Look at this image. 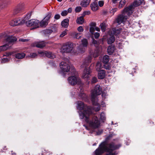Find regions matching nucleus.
I'll return each mask as SVG.
<instances>
[{"mask_svg":"<svg viewBox=\"0 0 155 155\" xmlns=\"http://www.w3.org/2000/svg\"><path fill=\"white\" fill-rule=\"evenodd\" d=\"M82 9L81 6H77L76 7L75 11L76 12H80Z\"/></svg>","mask_w":155,"mask_h":155,"instance_id":"nucleus-44","label":"nucleus"},{"mask_svg":"<svg viewBox=\"0 0 155 155\" xmlns=\"http://www.w3.org/2000/svg\"><path fill=\"white\" fill-rule=\"evenodd\" d=\"M133 7L132 5H130L123 9L122 14L119 15L116 19V22L118 25L123 23L127 19V15H130L132 13Z\"/></svg>","mask_w":155,"mask_h":155,"instance_id":"nucleus-4","label":"nucleus"},{"mask_svg":"<svg viewBox=\"0 0 155 155\" xmlns=\"http://www.w3.org/2000/svg\"><path fill=\"white\" fill-rule=\"evenodd\" d=\"M13 54V52H6L5 53V54L4 55V56L8 57L10 55H12Z\"/></svg>","mask_w":155,"mask_h":155,"instance_id":"nucleus-48","label":"nucleus"},{"mask_svg":"<svg viewBox=\"0 0 155 155\" xmlns=\"http://www.w3.org/2000/svg\"><path fill=\"white\" fill-rule=\"evenodd\" d=\"M86 47H82L81 45L80 46L79 49L78 51L81 54H82L84 53L86 51Z\"/></svg>","mask_w":155,"mask_h":155,"instance_id":"nucleus-35","label":"nucleus"},{"mask_svg":"<svg viewBox=\"0 0 155 155\" xmlns=\"http://www.w3.org/2000/svg\"><path fill=\"white\" fill-rule=\"evenodd\" d=\"M17 40L16 38L12 37V35L8 36L6 40L7 43L0 46V52L5 51L9 48L12 45L13 42L16 41Z\"/></svg>","mask_w":155,"mask_h":155,"instance_id":"nucleus-5","label":"nucleus"},{"mask_svg":"<svg viewBox=\"0 0 155 155\" xmlns=\"http://www.w3.org/2000/svg\"><path fill=\"white\" fill-rule=\"evenodd\" d=\"M95 25V23H92L91 24V26L90 28V31L92 34H93L94 31V27Z\"/></svg>","mask_w":155,"mask_h":155,"instance_id":"nucleus-38","label":"nucleus"},{"mask_svg":"<svg viewBox=\"0 0 155 155\" xmlns=\"http://www.w3.org/2000/svg\"><path fill=\"white\" fill-rule=\"evenodd\" d=\"M85 12V14H87V15H89V14H90V12L89 11L86 12Z\"/></svg>","mask_w":155,"mask_h":155,"instance_id":"nucleus-62","label":"nucleus"},{"mask_svg":"<svg viewBox=\"0 0 155 155\" xmlns=\"http://www.w3.org/2000/svg\"><path fill=\"white\" fill-rule=\"evenodd\" d=\"M140 2V1H138L137 0H135L134 1V2L133 4L131 5H132L133 6V10L134 9V7H137L140 5H138L139 4V3Z\"/></svg>","mask_w":155,"mask_h":155,"instance_id":"nucleus-36","label":"nucleus"},{"mask_svg":"<svg viewBox=\"0 0 155 155\" xmlns=\"http://www.w3.org/2000/svg\"><path fill=\"white\" fill-rule=\"evenodd\" d=\"M92 43L95 47L97 46L98 45L97 41L93 38L92 39Z\"/></svg>","mask_w":155,"mask_h":155,"instance_id":"nucleus-45","label":"nucleus"},{"mask_svg":"<svg viewBox=\"0 0 155 155\" xmlns=\"http://www.w3.org/2000/svg\"><path fill=\"white\" fill-rule=\"evenodd\" d=\"M90 7L91 9L93 11H97L99 8L97 3L96 2L91 3L90 4Z\"/></svg>","mask_w":155,"mask_h":155,"instance_id":"nucleus-16","label":"nucleus"},{"mask_svg":"<svg viewBox=\"0 0 155 155\" xmlns=\"http://www.w3.org/2000/svg\"><path fill=\"white\" fill-rule=\"evenodd\" d=\"M97 100H95L94 103H92V104L94 105L93 109L96 111H99L100 109V106L99 104L97 103Z\"/></svg>","mask_w":155,"mask_h":155,"instance_id":"nucleus-19","label":"nucleus"},{"mask_svg":"<svg viewBox=\"0 0 155 155\" xmlns=\"http://www.w3.org/2000/svg\"><path fill=\"white\" fill-rule=\"evenodd\" d=\"M89 51V55L86 57L84 60L83 64H82V67H84V64L86 63L87 65H88L91 62L92 57L96 58L98 55L97 51L96 50L90 49Z\"/></svg>","mask_w":155,"mask_h":155,"instance_id":"nucleus-6","label":"nucleus"},{"mask_svg":"<svg viewBox=\"0 0 155 155\" xmlns=\"http://www.w3.org/2000/svg\"><path fill=\"white\" fill-rule=\"evenodd\" d=\"M46 57L51 59H53L55 57V55L50 51H46Z\"/></svg>","mask_w":155,"mask_h":155,"instance_id":"nucleus-25","label":"nucleus"},{"mask_svg":"<svg viewBox=\"0 0 155 155\" xmlns=\"http://www.w3.org/2000/svg\"><path fill=\"white\" fill-rule=\"evenodd\" d=\"M106 72L105 71L103 70H101L99 71L98 74V78L100 79H103L105 76Z\"/></svg>","mask_w":155,"mask_h":155,"instance_id":"nucleus-18","label":"nucleus"},{"mask_svg":"<svg viewBox=\"0 0 155 155\" xmlns=\"http://www.w3.org/2000/svg\"><path fill=\"white\" fill-rule=\"evenodd\" d=\"M66 31H67V30L66 29L65 30L62 32L61 34L60 35V37H63L66 35L67 34Z\"/></svg>","mask_w":155,"mask_h":155,"instance_id":"nucleus-49","label":"nucleus"},{"mask_svg":"<svg viewBox=\"0 0 155 155\" xmlns=\"http://www.w3.org/2000/svg\"><path fill=\"white\" fill-rule=\"evenodd\" d=\"M38 56L37 54L36 53H30L29 57L31 58H35Z\"/></svg>","mask_w":155,"mask_h":155,"instance_id":"nucleus-41","label":"nucleus"},{"mask_svg":"<svg viewBox=\"0 0 155 155\" xmlns=\"http://www.w3.org/2000/svg\"><path fill=\"white\" fill-rule=\"evenodd\" d=\"M10 60V58H4L2 59V63H5L8 62Z\"/></svg>","mask_w":155,"mask_h":155,"instance_id":"nucleus-40","label":"nucleus"},{"mask_svg":"<svg viewBox=\"0 0 155 155\" xmlns=\"http://www.w3.org/2000/svg\"><path fill=\"white\" fill-rule=\"evenodd\" d=\"M7 36V33H4L2 34V35H0V38L6 37Z\"/></svg>","mask_w":155,"mask_h":155,"instance_id":"nucleus-57","label":"nucleus"},{"mask_svg":"<svg viewBox=\"0 0 155 155\" xmlns=\"http://www.w3.org/2000/svg\"><path fill=\"white\" fill-rule=\"evenodd\" d=\"M25 56V54L22 53H18L15 54V58L18 59H21L23 58Z\"/></svg>","mask_w":155,"mask_h":155,"instance_id":"nucleus-24","label":"nucleus"},{"mask_svg":"<svg viewBox=\"0 0 155 155\" xmlns=\"http://www.w3.org/2000/svg\"><path fill=\"white\" fill-rule=\"evenodd\" d=\"M97 78L96 77H93L92 78L91 82L92 83H94L97 82Z\"/></svg>","mask_w":155,"mask_h":155,"instance_id":"nucleus-51","label":"nucleus"},{"mask_svg":"<svg viewBox=\"0 0 155 155\" xmlns=\"http://www.w3.org/2000/svg\"><path fill=\"white\" fill-rule=\"evenodd\" d=\"M19 41H21L22 42H24L26 41H28V40L26 39H20Z\"/></svg>","mask_w":155,"mask_h":155,"instance_id":"nucleus-59","label":"nucleus"},{"mask_svg":"<svg viewBox=\"0 0 155 155\" xmlns=\"http://www.w3.org/2000/svg\"><path fill=\"white\" fill-rule=\"evenodd\" d=\"M138 1H140V2L139 3V4L138 5H141L142 4L144 0H137Z\"/></svg>","mask_w":155,"mask_h":155,"instance_id":"nucleus-61","label":"nucleus"},{"mask_svg":"<svg viewBox=\"0 0 155 155\" xmlns=\"http://www.w3.org/2000/svg\"><path fill=\"white\" fill-rule=\"evenodd\" d=\"M79 96L80 98L82 99L85 101L87 99V96L85 93L83 92V91L79 94Z\"/></svg>","mask_w":155,"mask_h":155,"instance_id":"nucleus-26","label":"nucleus"},{"mask_svg":"<svg viewBox=\"0 0 155 155\" xmlns=\"http://www.w3.org/2000/svg\"><path fill=\"white\" fill-rule=\"evenodd\" d=\"M91 0H81L80 5L83 7H86L89 4Z\"/></svg>","mask_w":155,"mask_h":155,"instance_id":"nucleus-17","label":"nucleus"},{"mask_svg":"<svg viewBox=\"0 0 155 155\" xmlns=\"http://www.w3.org/2000/svg\"><path fill=\"white\" fill-rule=\"evenodd\" d=\"M94 28L97 31H99L100 30V28L97 27H96L95 26L94 27Z\"/></svg>","mask_w":155,"mask_h":155,"instance_id":"nucleus-60","label":"nucleus"},{"mask_svg":"<svg viewBox=\"0 0 155 155\" xmlns=\"http://www.w3.org/2000/svg\"><path fill=\"white\" fill-rule=\"evenodd\" d=\"M60 18V15L59 14H56L54 16V18L56 20L59 19Z\"/></svg>","mask_w":155,"mask_h":155,"instance_id":"nucleus-52","label":"nucleus"},{"mask_svg":"<svg viewBox=\"0 0 155 155\" xmlns=\"http://www.w3.org/2000/svg\"><path fill=\"white\" fill-rule=\"evenodd\" d=\"M51 15L52 14L51 12H48L44 19L49 22V19L51 17Z\"/></svg>","mask_w":155,"mask_h":155,"instance_id":"nucleus-34","label":"nucleus"},{"mask_svg":"<svg viewBox=\"0 0 155 155\" xmlns=\"http://www.w3.org/2000/svg\"><path fill=\"white\" fill-rule=\"evenodd\" d=\"M48 23L43 18L40 22L39 21V26H40L41 27H45Z\"/></svg>","mask_w":155,"mask_h":155,"instance_id":"nucleus-22","label":"nucleus"},{"mask_svg":"<svg viewBox=\"0 0 155 155\" xmlns=\"http://www.w3.org/2000/svg\"><path fill=\"white\" fill-rule=\"evenodd\" d=\"M53 32L52 30L51 29H47L44 30L43 31V33L45 35H50Z\"/></svg>","mask_w":155,"mask_h":155,"instance_id":"nucleus-30","label":"nucleus"},{"mask_svg":"<svg viewBox=\"0 0 155 155\" xmlns=\"http://www.w3.org/2000/svg\"><path fill=\"white\" fill-rule=\"evenodd\" d=\"M78 31L79 32H82L84 31V28L82 26H80L77 28Z\"/></svg>","mask_w":155,"mask_h":155,"instance_id":"nucleus-47","label":"nucleus"},{"mask_svg":"<svg viewBox=\"0 0 155 155\" xmlns=\"http://www.w3.org/2000/svg\"><path fill=\"white\" fill-rule=\"evenodd\" d=\"M69 20L68 18L64 19L61 22L62 26L64 28H67L69 25Z\"/></svg>","mask_w":155,"mask_h":155,"instance_id":"nucleus-21","label":"nucleus"},{"mask_svg":"<svg viewBox=\"0 0 155 155\" xmlns=\"http://www.w3.org/2000/svg\"><path fill=\"white\" fill-rule=\"evenodd\" d=\"M81 34L80 33H76L75 35V38L77 39H80L81 37Z\"/></svg>","mask_w":155,"mask_h":155,"instance_id":"nucleus-43","label":"nucleus"},{"mask_svg":"<svg viewBox=\"0 0 155 155\" xmlns=\"http://www.w3.org/2000/svg\"><path fill=\"white\" fill-rule=\"evenodd\" d=\"M87 123H89L90 129H89V127L85 125H84L83 126L85 127L87 130H89L90 133L93 134L94 132L96 131V135H99L102 133L103 130L101 129H98L97 131H95L96 129L98 128L100 125V121L97 116H94L92 117V120L89 121Z\"/></svg>","mask_w":155,"mask_h":155,"instance_id":"nucleus-3","label":"nucleus"},{"mask_svg":"<svg viewBox=\"0 0 155 155\" xmlns=\"http://www.w3.org/2000/svg\"><path fill=\"white\" fill-rule=\"evenodd\" d=\"M121 146L120 143L117 144L115 142H112L107 144L106 142H102L99 146V148L97 149L94 151L95 155H101L104 152H109L106 155H116L115 153H113V150L119 149Z\"/></svg>","mask_w":155,"mask_h":155,"instance_id":"nucleus-1","label":"nucleus"},{"mask_svg":"<svg viewBox=\"0 0 155 155\" xmlns=\"http://www.w3.org/2000/svg\"><path fill=\"white\" fill-rule=\"evenodd\" d=\"M15 20H12L9 23V24H10V25L11 26H16L15 25H12V24H15Z\"/></svg>","mask_w":155,"mask_h":155,"instance_id":"nucleus-54","label":"nucleus"},{"mask_svg":"<svg viewBox=\"0 0 155 155\" xmlns=\"http://www.w3.org/2000/svg\"><path fill=\"white\" fill-rule=\"evenodd\" d=\"M68 14V13L67 10H65L62 11L61 13V15L62 16H66Z\"/></svg>","mask_w":155,"mask_h":155,"instance_id":"nucleus-46","label":"nucleus"},{"mask_svg":"<svg viewBox=\"0 0 155 155\" xmlns=\"http://www.w3.org/2000/svg\"><path fill=\"white\" fill-rule=\"evenodd\" d=\"M24 8V5L23 3L18 4L14 10L13 14L15 15L20 12Z\"/></svg>","mask_w":155,"mask_h":155,"instance_id":"nucleus-13","label":"nucleus"},{"mask_svg":"<svg viewBox=\"0 0 155 155\" xmlns=\"http://www.w3.org/2000/svg\"><path fill=\"white\" fill-rule=\"evenodd\" d=\"M81 46L84 47H86L88 43L87 39L84 38L81 40Z\"/></svg>","mask_w":155,"mask_h":155,"instance_id":"nucleus-28","label":"nucleus"},{"mask_svg":"<svg viewBox=\"0 0 155 155\" xmlns=\"http://www.w3.org/2000/svg\"><path fill=\"white\" fill-rule=\"evenodd\" d=\"M72 11V8H69L67 10L68 13H71Z\"/></svg>","mask_w":155,"mask_h":155,"instance_id":"nucleus-58","label":"nucleus"},{"mask_svg":"<svg viewBox=\"0 0 155 155\" xmlns=\"http://www.w3.org/2000/svg\"><path fill=\"white\" fill-rule=\"evenodd\" d=\"M35 46L38 48H42L45 47V43L44 41L36 42L35 43Z\"/></svg>","mask_w":155,"mask_h":155,"instance_id":"nucleus-20","label":"nucleus"},{"mask_svg":"<svg viewBox=\"0 0 155 155\" xmlns=\"http://www.w3.org/2000/svg\"><path fill=\"white\" fill-rule=\"evenodd\" d=\"M98 3L99 6L100 7H101L103 6L104 5V1H99Z\"/></svg>","mask_w":155,"mask_h":155,"instance_id":"nucleus-50","label":"nucleus"},{"mask_svg":"<svg viewBox=\"0 0 155 155\" xmlns=\"http://www.w3.org/2000/svg\"><path fill=\"white\" fill-rule=\"evenodd\" d=\"M115 37L113 36H110L107 39V43L108 44H111L113 43L115 41Z\"/></svg>","mask_w":155,"mask_h":155,"instance_id":"nucleus-31","label":"nucleus"},{"mask_svg":"<svg viewBox=\"0 0 155 155\" xmlns=\"http://www.w3.org/2000/svg\"><path fill=\"white\" fill-rule=\"evenodd\" d=\"M46 51H41L38 52V53L40 54V56L42 57H46Z\"/></svg>","mask_w":155,"mask_h":155,"instance_id":"nucleus-39","label":"nucleus"},{"mask_svg":"<svg viewBox=\"0 0 155 155\" xmlns=\"http://www.w3.org/2000/svg\"><path fill=\"white\" fill-rule=\"evenodd\" d=\"M102 92V88L99 85H97L95 87L94 90L91 92V100L94 103L96 100H97V97L101 94Z\"/></svg>","mask_w":155,"mask_h":155,"instance_id":"nucleus-7","label":"nucleus"},{"mask_svg":"<svg viewBox=\"0 0 155 155\" xmlns=\"http://www.w3.org/2000/svg\"><path fill=\"white\" fill-rule=\"evenodd\" d=\"M75 0H70V2H73Z\"/></svg>","mask_w":155,"mask_h":155,"instance_id":"nucleus-64","label":"nucleus"},{"mask_svg":"<svg viewBox=\"0 0 155 155\" xmlns=\"http://www.w3.org/2000/svg\"><path fill=\"white\" fill-rule=\"evenodd\" d=\"M73 48L72 43H68L62 47L60 49V51L62 53H69L72 50Z\"/></svg>","mask_w":155,"mask_h":155,"instance_id":"nucleus-11","label":"nucleus"},{"mask_svg":"<svg viewBox=\"0 0 155 155\" xmlns=\"http://www.w3.org/2000/svg\"><path fill=\"white\" fill-rule=\"evenodd\" d=\"M61 71H58V73L64 76V73L69 71L70 66L68 64L64 61H62L60 64Z\"/></svg>","mask_w":155,"mask_h":155,"instance_id":"nucleus-8","label":"nucleus"},{"mask_svg":"<svg viewBox=\"0 0 155 155\" xmlns=\"http://www.w3.org/2000/svg\"><path fill=\"white\" fill-rule=\"evenodd\" d=\"M115 47L114 46H109L107 48V52L109 55H111L114 51Z\"/></svg>","mask_w":155,"mask_h":155,"instance_id":"nucleus-23","label":"nucleus"},{"mask_svg":"<svg viewBox=\"0 0 155 155\" xmlns=\"http://www.w3.org/2000/svg\"><path fill=\"white\" fill-rule=\"evenodd\" d=\"M100 119L101 120H104L105 119V114L104 113H102L100 114Z\"/></svg>","mask_w":155,"mask_h":155,"instance_id":"nucleus-42","label":"nucleus"},{"mask_svg":"<svg viewBox=\"0 0 155 155\" xmlns=\"http://www.w3.org/2000/svg\"><path fill=\"white\" fill-rule=\"evenodd\" d=\"M84 21L83 17L82 16H81L78 18L76 20V22L80 25H82Z\"/></svg>","mask_w":155,"mask_h":155,"instance_id":"nucleus-27","label":"nucleus"},{"mask_svg":"<svg viewBox=\"0 0 155 155\" xmlns=\"http://www.w3.org/2000/svg\"><path fill=\"white\" fill-rule=\"evenodd\" d=\"M100 36V34L98 32H96L94 34V37L95 38H98Z\"/></svg>","mask_w":155,"mask_h":155,"instance_id":"nucleus-53","label":"nucleus"},{"mask_svg":"<svg viewBox=\"0 0 155 155\" xmlns=\"http://www.w3.org/2000/svg\"><path fill=\"white\" fill-rule=\"evenodd\" d=\"M26 25L28 27H32L33 29L39 27V21L37 19H31L26 21Z\"/></svg>","mask_w":155,"mask_h":155,"instance_id":"nucleus-10","label":"nucleus"},{"mask_svg":"<svg viewBox=\"0 0 155 155\" xmlns=\"http://www.w3.org/2000/svg\"><path fill=\"white\" fill-rule=\"evenodd\" d=\"M126 3V1L125 0H121L119 2V8H122L124 6Z\"/></svg>","mask_w":155,"mask_h":155,"instance_id":"nucleus-33","label":"nucleus"},{"mask_svg":"<svg viewBox=\"0 0 155 155\" xmlns=\"http://www.w3.org/2000/svg\"><path fill=\"white\" fill-rule=\"evenodd\" d=\"M117 10V8H114L112 9L110 11V12L112 13H114V12H116Z\"/></svg>","mask_w":155,"mask_h":155,"instance_id":"nucleus-56","label":"nucleus"},{"mask_svg":"<svg viewBox=\"0 0 155 155\" xmlns=\"http://www.w3.org/2000/svg\"><path fill=\"white\" fill-rule=\"evenodd\" d=\"M121 28L117 29L116 28H114L111 30H109V32H111V34L112 35L117 36L121 32Z\"/></svg>","mask_w":155,"mask_h":155,"instance_id":"nucleus-15","label":"nucleus"},{"mask_svg":"<svg viewBox=\"0 0 155 155\" xmlns=\"http://www.w3.org/2000/svg\"><path fill=\"white\" fill-rule=\"evenodd\" d=\"M26 17L24 18H18L15 19V24L12 25H13L17 26L20 25H21L24 23L26 20V18H25Z\"/></svg>","mask_w":155,"mask_h":155,"instance_id":"nucleus-14","label":"nucleus"},{"mask_svg":"<svg viewBox=\"0 0 155 155\" xmlns=\"http://www.w3.org/2000/svg\"><path fill=\"white\" fill-rule=\"evenodd\" d=\"M77 107L78 109L80 110L84 109L83 112L80 111L79 112L80 117L81 119H83L84 118L86 122L88 123L89 116L92 113L91 107L85 105L83 102L79 101L77 103Z\"/></svg>","mask_w":155,"mask_h":155,"instance_id":"nucleus-2","label":"nucleus"},{"mask_svg":"<svg viewBox=\"0 0 155 155\" xmlns=\"http://www.w3.org/2000/svg\"><path fill=\"white\" fill-rule=\"evenodd\" d=\"M101 30L103 32H104L105 31L106 28V25L104 22L101 23L100 25Z\"/></svg>","mask_w":155,"mask_h":155,"instance_id":"nucleus-32","label":"nucleus"},{"mask_svg":"<svg viewBox=\"0 0 155 155\" xmlns=\"http://www.w3.org/2000/svg\"><path fill=\"white\" fill-rule=\"evenodd\" d=\"M68 81L70 84L73 85L80 84L81 82V80L79 78L74 76L69 77Z\"/></svg>","mask_w":155,"mask_h":155,"instance_id":"nucleus-12","label":"nucleus"},{"mask_svg":"<svg viewBox=\"0 0 155 155\" xmlns=\"http://www.w3.org/2000/svg\"><path fill=\"white\" fill-rule=\"evenodd\" d=\"M101 105H102V106L103 107H105V104H103V102H102V104H101Z\"/></svg>","mask_w":155,"mask_h":155,"instance_id":"nucleus-63","label":"nucleus"},{"mask_svg":"<svg viewBox=\"0 0 155 155\" xmlns=\"http://www.w3.org/2000/svg\"><path fill=\"white\" fill-rule=\"evenodd\" d=\"M88 65H87L86 63L84 64V67H82V65L81 67V68H85L82 74V78L86 80H88L89 79L90 77L91 76V71L90 70V68H87V66Z\"/></svg>","mask_w":155,"mask_h":155,"instance_id":"nucleus-9","label":"nucleus"},{"mask_svg":"<svg viewBox=\"0 0 155 155\" xmlns=\"http://www.w3.org/2000/svg\"><path fill=\"white\" fill-rule=\"evenodd\" d=\"M109 56L107 55H105L103 57L102 62L104 64H107L109 61Z\"/></svg>","mask_w":155,"mask_h":155,"instance_id":"nucleus-29","label":"nucleus"},{"mask_svg":"<svg viewBox=\"0 0 155 155\" xmlns=\"http://www.w3.org/2000/svg\"><path fill=\"white\" fill-rule=\"evenodd\" d=\"M102 66L101 63L99 62H98L96 64V70L99 72L101 71L100 69L102 68Z\"/></svg>","mask_w":155,"mask_h":155,"instance_id":"nucleus-37","label":"nucleus"},{"mask_svg":"<svg viewBox=\"0 0 155 155\" xmlns=\"http://www.w3.org/2000/svg\"><path fill=\"white\" fill-rule=\"evenodd\" d=\"M107 94L104 92H103L102 93V96L103 99H104L106 98V96H107Z\"/></svg>","mask_w":155,"mask_h":155,"instance_id":"nucleus-55","label":"nucleus"}]
</instances>
